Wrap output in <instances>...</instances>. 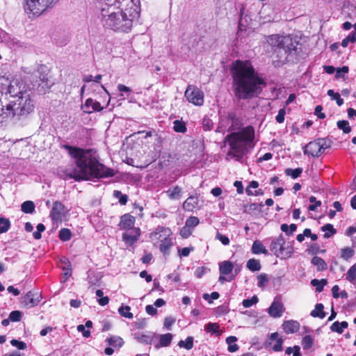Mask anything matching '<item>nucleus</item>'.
Masks as SVG:
<instances>
[{"label":"nucleus","instance_id":"obj_29","mask_svg":"<svg viewBox=\"0 0 356 356\" xmlns=\"http://www.w3.org/2000/svg\"><path fill=\"white\" fill-rule=\"evenodd\" d=\"M161 243L160 248H159L161 252L164 254H168L169 250L172 245V239L170 238H168L165 240L162 239Z\"/></svg>","mask_w":356,"mask_h":356},{"label":"nucleus","instance_id":"obj_14","mask_svg":"<svg viewBox=\"0 0 356 356\" xmlns=\"http://www.w3.org/2000/svg\"><path fill=\"white\" fill-rule=\"evenodd\" d=\"M103 108L104 107L101 106L99 102H97L92 98L87 99L84 104L81 106V109L86 113H92L95 111H101Z\"/></svg>","mask_w":356,"mask_h":356},{"label":"nucleus","instance_id":"obj_23","mask_svg":"<svg viewBox=\"0 0 356 356\" xmlns=\"http://www.w3.org/2000/svg\"><path fill=\"white\" fill-rule=\"evenodd\" d=\"M252 252L253 254H268V252L266 249V248L263 245L261 242L259 241H254L252 246Z\"/></svg>","mask_w":356,"mask_h":356},{"label":"nucleus","instance_id":"obj_48","mask_svg":"<svg viewBox=\"0 0 356 356\" xmlns=\"http://www.w3.org/2000/svg\"><path fill=\"white\" fill-rule=\"evenodd\" d=\"M297 226L295 224H291L288 226L286 224H282L281 225V230L285 232L288 235H292L296 232Z\"/></svg>","mask_w":356,"mask_h":356},{"label":"nucleus","instance_id":"obj_46","mask_svg":"<svg viewBox=\"0 0 356 356\" xmlns=\"http://www.w3.org/2000/svg\"><path fill=\"white\" fill-rule=\"evenodd\" d=\"M354 250L349 247L341 249V257L345 260H348L354 255Z\"/></svg>","mask_w":356,"mask_h":356},{"label":"nucleus","instance_id":"obj_39","mask_svg":"<svg viewBox=\"0 0 356 356\" xmlns=\"http://www.w3.org/2000/svg\"><path fill=\"white\" fill-rule=\"evenodd\" d=\"M327 284V280L325 279H322L318 280L317 279H314L311 281V284L313 286L316 287V291L317 292H321L323 289L324 286Z\"/></svg>","mask_w":356,"mask_h":356},{"label":"nucleus","instance_id":"obj_36","mask_svg":"<svg viewBox=\"0 0 356 356\" xmlns=\"http://www.w3.org/2000/svg\"><path fill=\"white\" fill-rule=\"evenodd\" d=\"M172 339V334L167 333L160 336L159 345L162 347L168 346Z\"/></svg>","mask_w":356,"mask_h":356},{"label":"nucleus","instance_id":"obj_52","mask_svg":"<svg viewBox=\"0 0 356 356\" xmlns=\"http://www.w3.org/2000/svg\"><path fill=\"white\" fill-rule=\"evenodd\" d=\"M113 195L115 197L119 199V202L122 205H125L128 200L127 195H123L120 191H114Z\"/></svg>","mask_w":356,"mask_h":356},{"label":"nucleus","instance_id":"obj_61","mask_svg":"<svg viewBox=\"0 0 356 356\" xmlns=\"http://www.w3.org/2000/svg\"><path fill=\"white\" fill-rule=\"evenodd\" d=\"M12 346L17 348L19 350H24L26 348V344L23 341H19L17 339H13L10 341Z\"/></svg>","mask_w":356,"mask_h":356},{"label":"nucleus","instance_id":"obj_57","mask_svg":"<svg viewBox=\"0 0 356 356\" xmlns=\"http://www.w3.org/2000/svg\"><path fill=\"white\" fill-rule=\"evenodd\" d=\"M309 202L312 203L309 206V210H310V211H315L316 209V208L318 207L321 206V202L317 201L314 196H311L309 197Z\"/></svg>","mask_w":356,"mask_h":356},{"label":"nucleus","instance_id":"obj_42","mask_svg":"<svg viewBox=\"0 0 356 356\" xmlns=\"http://www.w3.org/2000/svg\"><path fill=\"white\" fill-rule=\"evenodd\" d=\"M108 343L114 347L120 348L123 345L124 341L120 337L113 336L108 339Z\"/></svg>","mask_w":356,"mask_h":356},{"label":"nucleus","instance_id":"obj_11","mask_svg":"<svg viewBox=\"0 0 356 356\" xmlns=\"http://www.w3.org/2000/svg\"><path fill=\"white\" fill-rule=\"evenodd\" d=\"M233 269L234 266L231 261H225L220 262L219 264V271L220 273L219 281L222 283L232 281L235 277V275L232 274Z\"/></svg>","mask_w":356,"mask_h":356},{"label":"nucleus","instance_id":"obj_33","mask_svg":"<svg viewBox=\"0 0 356 356\" xmlns=\"http://www.w3.org/2000/svg\"><path fill=\"white\" fill-rule=\"evenodd\" d=\"M312 263L317 267L318 270H323L327 268V264L319 257H313Z\"/></svg>","mask_w":356,"mask_h":356},{"label":"nucleus","instance_id":"obj_10","mask_svg":"<svg viewBox=\"0 0 356 356\" xmlns=\"http://www.w3.org/2000/svg\"><path fill=\"white\" fill-rule=\"evenodd\" d=\"M327 147L325 146V142L323 139H318L309 143L305 148L304 153L314 157H318Z\"/></svg>","mask_w":356,"mask_h":356},{"label":"nucleus","instance_id":"obj_4","mask_svg":"<svg viewBox=\"0 0 356 356\" xmlns=\"http://www.w3.org/2000/svg\"><path fill=\"white\" fill-rule=\"evenodd\" d=\"M254 129L251 126L227 135L225 140L228 143L229 150L227 154L226 159H234L236 161H240L248 149L254 146Z\"/></svg>","mask_w":356,"mask_h":356},{"label":"nucleus","instance_id":"obj_37","mask_svg":"<svg viewBox=\"0 0 356 356\" xmlns=\"http://www.w3.org/2000/svg\"><path fill=\"white\" fill-rule=\"evenodd\" d=\"M247 268L251 271H259L261 266L259 261L255 259H250L247 262Z\"/></svg>","mask_w":356,"mask_h":356},{"label":"nucleus","instance_id":"obj_13","mask_svg":"<svg viewBox=\"0 0 356 356\" xmlns=\"http://www.w3.org/2000/svg\"><path fill=\"white\" fill-rule=\"evenodd\" d=\"M172 232L168 227H159L150 235V238L152 241H161L162 239L165 240L172 235Z\"/></svg>","mask_w":356,"mask_h":356},{"label":"nucleus","instance_id":"obj_5","mask_svg":"<svg viewBox=\"0 0 356 356\" xmlns=\"http://www.w3.org/2000/svg\"><path fill=\"white\" fill-rule=\"evenodd\" d=\"M34 108V102L28 92L9 100L5 105L0 101V120H19L28 116Z\"/></svg>","mask_w":356,"mask_h":356},{"label":"nucleus","instance_id":"obj_63","mask_svg":"<svg viewBox=\"0 0 356 356\" xmlns=\"http://www.w3.org/2000/svg\"><path fill=\"white\" fill-rule=\"evenodd\" d=\"M176 319L172 316H168L165 318L164 321V326L166 329L170 330V327L172 324L175 323Z\"/></svg>","mask_w":356,"mask_h":356},{"label":"nucleus","instance_id":"obj_51","mask_svg":"<svg viewBox=\"0 0 356 356\" xmlns=\"http://www.w3.org/2000/svg\"><path fill=\"white\" fill-rule=\"evenodd\" d=\"M202 124L204 131H210L213 129V121L208 116L204 117Z\"/></svg>","mask_w":356,"mask_h":356},{"label":"nucleus","instance_id":"obj_18","mask_svg":"<svg viewBox=\"0 0 356 356\" xmlns=\"http://www.w3.org/2000/svg\"><path fill=\"white\" fill-rule=\"evenodd\" d=\"M282 326L286 334H292L299 330L300 323L296 321L289 320L285 321Z\"/></svg>","mask_w":356,"mask_h":356},{"label":"nucleus","instance_id":"obj_35","mask_svg":"<svg viewBox=\"0 0 356 356\" xmlns=\"http://www.w3.org/2000/svg\"><path fill=\"white\" fill-rule=\"evenodd\" d=\"M21 209L25 213H32L35 210V204L32 201H25L22 204Z\"/></svg>","mask_w":356,"mask_h":356},{"label":"nucleus","instance_id":"obj_58","mask_svg":"<svg viewBox=\"0 0 356 356\" xmlns=\"http://www.w3.org/2000/svg\"><path fill=\"white\" fill-rule=\"evenodd\" d=\"M37 231L34 232L33 235L34 238L39 240L41 238V232H44L45 229V227L43 224L40 223L37 225Z\"/></svg>","mask_w":356,"mask_h":356},{"label":"nucleus","instance_id":"obj_6","mask_svg":"<svg viewBox=\"0 0 356 356\" xmlns=\"http://www.w3.org/2000/svg\"><path fill=\"white\" fill-rule=\"evenodd\" d=\"M270 249L277 257L281 259L291 257L294 252L292 243L286 242L282 234L271 242Z\"/></svg>","mask_w":356,"mask_h":356},{"label":"nucleus","instance_id":"obj_16","mask_svg":"<svg viewBox=\"0 0 356 356\" xmlns=\"http://www.w3.org/2000/svg\"><path fill=\"white\" fill-rule=\"evenodd\" d=\"M40 301V296L38 293L29 291L23 297V303L26 307L31 308L36 306Z\"/></svg>","mask_w":356,"mask_h":356},{"label":"nucleus","instance_id":"obj_28","mask_svg":"<svg viewBox=\"0 0 356 356\" xmlns=\"http://www.w3.org/2000/svg\"><path fill=\"white\" fill-rule=\"evenodd\" d=\"M237 341V338L234 336L228 337L226 339V342L228 344V350L231 353L236 352L238 350L239 347L235 343V342Z\"/></svg>","mask_w":356,"mask_h":356},{"label":"nucleus","instance_id":"obj_8","mask_svg":"<svg viewBox=\"0 0 356 356\" xmlns=\"http://www.w3.org/2000/svg\"><path fill=\"white\" fill-rule=\"evenodd\" d=\"M2 92L9 95L12 99L17 98L22 94H26L27 92L23 91L22 89V83L17 80H11L8 79H3L1 82Z\"/></svg>","mask_w":356,"mask_h":356},{"label":"nucleus","instance_id":"obj_25","mask_svg":"<svg viewBox=\"0 0 356 356\" xmlns=\"http://www.w3.org/2000/svg\"><path fill=\"white\" fill-rule=\"evenodd\" d=\"M348 324L346 321H342L341 323L336 321L332 323L330 326V330L332 332H337L339 334H341L343 332V330L347 328Z\"/></svg>","mask_w":356,"mask_h":356},{"label":"nucleus","instance_id":"obj_22","mask_svg":"<svg viewBox=\"0 0 356 356\" xmlns=\"http://www.w3.org/2000/svg\"><path fill=\"white\" fill-rule=\"evenodd\" d=\"M198 201L194 196L188 197L183 204V208L188 211H192L197 206Z\"/></svg>","mask_w":356,"mask_h":356},{"label":"nucleus","instance_id":"obj_38","mask_svg":"<svg viewBox=\"0 0 356 356\" xmlns=\"http://www.w3.org/2000/svg\"><path fill=\"white\" fill-rule=\"evenodd\" d=\"M346 279L351 283L356 284V263L348 270Z\"/></svg>","mask_w":356,"mask_h":356},{"label":"nucleus","instance_id":"obj_32","mask_svg":"<svg viewBox=\"0 0 356 356\" xmlns=\"http://www.w3.org/2000/svg\"><path fill=\"white\" fill-rule=\"evenodd\" d=\"M62 263V269L64 270V276L65 277V281L71 275L72 269L70 268V264L67 259L64 258L60 260Z\"/></svg>","mask_w":356,"mask_h":356},{"label":"nucleus","instance_id":"obj_27","mask_svg":"<svg viewBox=\"0 0 356 356\" xmlns=\"http://www.w3.org/2000/svg\"><path fill=\"white\" fill-rule=\"evenodd\" d=\"M232 122H233V117L232 115H229L228 117L222 118L220 120L219 125L218 126L216 131L219 132V133L223 132L225 129L226 126Z\"/></svg>","mask_w":356,"mask_h":356},{"label":"nucleus","instance_id":"obj_44","mask_svg":"<svg viewBox=\"0 0 356 356\" xmlns=\"http://www.w3.org/2000/svg\"><path fill=\"white\" fill-rule=\"evenodd\" d=\"M327 95L330 97L332 100L336 101L338 106H341L343 104V100L341 98L339 93L334 92L333 90H329Z\"/></svg>","mask_w":356,"mask_h":356},{"label":"nucleus","instance_id":"obj_3","mask_svg":"<svg viewBox=\"0 0 356 356\" xmlns=\"http://www.w3.org/2000/svg\"><path fill=\"white\" fill-rule=\"evenodd\" d=\"M233 90L239 99H249L257 97L265 86V82L249 61L236 60L232 65Z\"/></svg>","mask_w":356,"mask_h":356},{"label":"nucleus","instance_id":"obj_15","mask_svg":"<svg viewBox=\"0 0 356 356\" xmlns=\"http://www.w3.org/2000/svg\"><path fill=\"white\" fill-rule=\"evenodd\" d=\"M268 312L269 315L273 318L280 317L284 312L283 304L279 299L275 298L271 305L268 308Z\"/></svg>","mask_w":356,"mask_h":356},{"label":"nucleus","instance_id":"obj_34","mask_svg":"<svg viewBox=\"0 0 356 356\" xmlns=\"http://www.w3.org/2000/svg\"><path fill=\"white\" fill-rule=\"evenodd\" d=\"M130 310L131 308L129 306L122 305L119 307L118 312L122 316L129 319H132L134 318V314L130 312Z\"/></svg>","mask_w":356,"mask_h":356},{"label":"nucleus","instance_id":"obj_9","mask_svg":"<svg viewBox=\"0 0 356 356\" xmlns=\"http://www.w3.org/2000/svg\"><path fill=\"white\" fill-rule=\"evenodd\" d=\"M184 96L188 102L195 106H202L204 103L203 92L195 86H188Z\"/></svg>","mask_w":356,"mask_h":356},{"label":"nucleus","instance_id":"obj_17","mask_svg":"<svg viewBox=\"0 0 356 356\" xmlns=\"http://www.w3.org/2000/svg\"><path fill=\"white\" fill-rule=\"evenodd\" d=\"M298 43L296 40H293L290 35H284L281 48L284 49L286 51L291 52L296 51Z\"/></svg>","mask_w":356,"mask_h":356},{"label":"nucleus","instance_id":"obj_56","mask_svg":"<svg viewBox=\"0 0 356 356\" xmlns=\"http://www.w3.org/2000/svg\"><path fill=\"white\" fill-rule=\"evenodd\" d=\"M9 319L13 322H18L21 320L22 313L19 311L15 310L10 312Z\"/></svg>","mask_w":356,"mask_h":356},{"label":"nucleus","instance_id":"obj_47","mask_svg":"<svg viewBox=\"0 0 356 356\" xmlns=\"http://www.w3.org/2000/svg\"><path fill=\"white\" fill-rule=\"evenodd\" d=\"M337 127L339 129H341L345 134H348L351 131L349 122L346 120H339L337 122Z\"/></svg>","mask_w":356,"mask_h":356},{"label":"nucleus","instance_id":"obj_7","mask_svg":"<svg viewBox=\"0 0 356 356\" xmlns=\"http://www.w3.org/2000/svg\"><path fill=\"white\" fill-rule=\"evenodd\" d=\"M58 0H25V12L32 16H39Z\"/></svg>","mask_w":356,"mask_h":356},{"label":"nucleus","instance_id":"obj_26","mask_svg":"<svg viewBox=\"0 0 356 356\" xmlns=\"http://www.w3.org/2000/svg\"><path fill=\"white\" fill-rule=\"evenodd\" d=\"M323 305L321 303H318L315 306V309L312 311L311 316L314 318H323L325 316V313L323 311Z\"/></svg>","mask_w":356,"mask_h":356},{"label":"nucleus","instance_id":"obj_12","mask_svg":"<svg viewBox=\"0 0 356 356\" xmlns=\"http://www.w3.org/2000/svg\"><path fill=\"white\" fill-rule=\"evenodd\" d=\"M68 210L66 209L65 206L59 201H56L53 204L51 211L50 212V217L54 222L61 221L62 218L67 213Z\"/></svg>","mask_w":356,"mask_h":356},{"label":"nucleus","instance_id":"obj_31","mask_svg":"<svg viewBox=\"0 0 356 356\" xmlns=\"http://www.w3.org/2000/svg\"><path fill=\"white\" fill-rule=\"evenodd\" d=\"M219 328L220 326L216 323H209L204 326V329L207 332L211 334H216L217 335L221 334V332H220Z\"/></svg>","mask_w":356,"mask_h":356},{"label":"nucleus","instance_id":"obj_40","mask_svg":"<svg viewBox=\"0 0 356 356\" xmlns=\"http://www.w3.org/2000/svg\"><path fill=\"white\" fill-rule=\"evenodd\" d=\"M321 230L323 232H325L324 234V238H328L331 236V235L335 234L337 230L333 227V225L331 224H326L321 227Z\"/></svg>","mask_w":356,"mask_h":356},{"label":"nucleus","instance_id":"obj_55","mask_svg":"<svg viewBox=\"0 0 356 356\" xmlns=\"http://www.w3.org/2000/svg\"><path fill=\"white\" fill-rule=\"evenodd\" d=\"M174 130L176 132L184 133L186 131V126L183 122L179 120H175L174 122Z\"/></svg>","mask_w":356,"mask_h":356},{"label":"nucleus","instance_id":"obj_60","mask_svg":"<svg viewBox=\"0 0 356 356\" xmlns=\"http://www.w3.org/2000/svg\"><path fill=\"white\" fill-rule=\"evenodd\" d=\"M258 286L264 287L268 282V278L266 274H260L257 276Z\"/></svg>","mask_w":356,"mask_h":356},{"label":"nucleus","instance_id":"obj_24","mask_svg":"<svg viewBox=\"0 0 356 356\" xmlns=\"http://www.w3.org/2000/svg\"><path fill=\"white\" fill-rule=\"evenodd\" d=\"M165 193L170 199L178 200L181 197V188L176 186L172 188L168 189Z\"/></svg>","mask_w":356,"mask_h":356},{"label":"nucleus","instance_id":"obj_45","mask_svg":"<svg viewBox=\"0 0 356 356\" xmlns=\"http://www.w3.org/2000/svg\"><path fill=\"white\" fill-rule=\"evenodd\" d=\"M10 226V222L8 218H0V234L6 232Z\"/></svg>","mask_w":356,"mask_h":356},{"label":"nucleus","instance_id":"obj_20","mask_svg":"<svg viewBox=\"0 0 356 356\" xmlns=\"http://www.w3.org/2000/svg\"><path fill=\"white\" fill-rule=\"evenodd\" d=\"M140 234V229L138 228H135L132 229L131 232L124 233L122 238L126 243L132 245L138 239Z\"/></svg>","mask_w":356,"mask_h":356},{"label":"nucleus","instance_id":"obj_19","mask_svg":"<svg viewBox=\"0 0 356 356\" xmlns=\"http://www.w3.org/2000/svg\"><path fill=\"white\" fill-rule=\"evenodd\" d=\"M135 223V218L129 214H124L121 217L120 226L123 229H131Z\"/></svg>","mask_w":356,"mask_h":356},{"label":"nucleus","instance_id":"obj_62","mask_svg":"<svg viewBox=\"0 0 356 356\" xmlns=\"http://www.w3.org/2000/svg\"><path fill=\"white\" fill-rule=\"evenodd\" d=\"M192 234V230L191 228H189L188 227H187L186 225L184 227H183L180 231V234L181 236L184 238H188L189 236H191V234Z\"/></svg>","mask_w":356,"mask_h":356},{"label":"nucleus","instance_id":"obj_49","mask_svg":"<svg viewBox=\"0 0 356 356\" xmlns=\"http://www.w3.org/2000/svg\"><path fill=\"white\" fill-rule=\"evenodd\" d=\"M72 234L70 229L63 228L59 232V238L63 241H67L71 238Z\"/></svg>","mask_w":356,"mask_h":356},{"label":"nucleus","instance_id":"obj_50","mask_svg":"<svg viewBox=\"0 0 356 356\" xmlns=\"http://www.w3.org/2000/svg\"><path fill=\"white\" fill-rule=\"evenodd\" d=\"M314 339L310 335H306L302 338V345L304 349H309L313 346Z\"/></svg>","mask_w":356,"mask_h":356},{"label":"nucleus","instance_id":"obj_54","mask_svg":"<svg viewBox=\"0 0 356 356\" xmlns=\"http://www.w3.org/2000/svg\"><path fill=\"white\" fill-rule=\"evenodd\" d=\"M259 301L258 298L256 296L252 297L251 299H245L242 302V305L245 308L250 307L251 306L257 304Z\"/></svg>","mask_w":356,"mask_h":356},{"label":"nucleus","instance_id":"obj_30","mask_svg":"<svg viewBox=\"0 0 356 356\" xmlns=\"http://www.w3.org/2000/svg\"><path fill=\"white\" fill-rule=\"evenodd\" d=\"M118 90L120 92V97L121 99H128L129 94L131 92V89L130 88L121 83L118 85Z\"/></svg>","mask_w":356,"mask_h":356},{"label":"nucleus","instance_id":"obj_1","mask_svg":"<svg viewBox=\"0 0 356 356\" xmlns=\"http://www.w3.org/2000/svg\"><path fill=\"white\" fill-rule=\"evenodd\" d=\"M63 147L74 159L75 165H71L59 170L64 179H73L75 181L89 180L92 178L111 177L115 175L113 169L106 168L100 163L90 150H84L65 145Z\"/></svg>","mask_w":356,"mask_h":356},{"label":"nucleus","instance_id":"obj_53","mask_svg":"<svg viewBox=\"0 0 356 356\" xmlns=\"http://www.w3.org/2000/svg\"><path fill=\"white\" fill-rule=\"evenodd\" d=\"M200 222L199 218L196 216H191L186 220V225L189 228L196 227Z\"/></svg>","mask_w":356,"mask_h":356},{"label":"nucleus","instance_id":"obj_43","mask_svg":"<svg viewBox=\"0 0 356 356\" xmlns=\"http://www.w3.org/2000/svg\"><path fill=\"white\" fill-rule=\"evenodd\" d=\"M302 169L300 168H298L296 169L286 168L285 170V174L287 176L291 177L293 179L298 178L302 173Z\"/></svg>","mask_w":356,"mask_h":356},{"label":"nucleus","instance_id":"obj_64","mask_svg":"<svg viewBox=\"0 0 356 356\" xmlns=\"http://www.w3.org/2000/svg\"><path fill=\"white\" fill-rule=\"evenodd\" d=\"M216 238L220 241V242L224 245H229V239L227 236H224L222 234H221L220 233L218 232L216 234Z\"/></svg>","mask_w":356,"mask_h":356},{"label":"nucleus","instance_id":"obj_41","mask_svg":"<svg viewBox=\"0 0 356 356\" xmlns=\"http://www.w3.org/2000/svg\"><path fill=\"white\" fill-rule=\"evenodd\" d=\"M178 346L180 348H184L186 350H191L193 347V338L192 337H188L185 341H180L178 343Z\"/></svg>","mask_w":356,"mask_h":356},{"label":"nucleus","instance_id":"obj_2","mask_svg":"<svg viewBox=\"0 0 356 356\" xmlns=\"http://www.w3.org/2000/svg\"><path fill=\"white\" fill-rule=\"evenodd\" d=\"M103 26L115 32L128 33L140 13L139 0H100Z\"/></svg>","mask_w":356,"mask_h":356},{"label":"nucleus","instance_id":"obj_59","mask_svg":"<svg viewBox=\"0 0 356 356\" xmlns=\"http://www.w3.org/2000/svg\"><path fill=\"white\" fill-rule=\"evenodd\" d=\"M259 186V184L257 181H252L250 183V185L248 186V188L246 189V192L248 193V195H257L259 194H260L259 192L257 191H255V193H252L251 191H250V188H257V187Z\"/></svg>","mask_w":356,"mask_h":356},{"label":"nucleus","instance_id":"obj_21","mask_svg":"<svg viewBox=\"0 0 356 356\" xmlns=\"http://www.w3.org/2000/svg\"><path fill=\"white\" fill-rule=\"evenodd\" d=\"M283 37L279 34L270 35L266 38V42L272 47L281 48Z\"/></svg>","mask_w":356,"mask_h":356}]
</instances>
